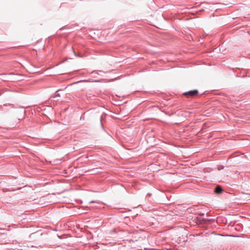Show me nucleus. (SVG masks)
Returning <instances> with one entry per match:
<instances>
[{
	"instance_id": "obj_8",
	"label": "nucleus",
	"mask_w": 250,
	"mask_h": 250,
	"mask_svg": "<svg viewBox=\"0 0 250 250\" xmlns=\"http://www.w3.org/2000/svg\"><path fill=\"white\" fill-rule=\"evenodd\" d=\"M96 169H97V168H94V169L95 170H96ZM96 172L95 171V173ZM97 172H99L98 171H97Z\"/></svg>"
},
{
	"instance_id": "obj_7",
	"label": "nucleus",
	"mask_w": 250,
	"mask_h": 250,
	"mask_svg": "<svg viewBox=\"0 0 250 250\" xmlns=\"http://www.w3.org/2000/svg\"><path fill=\"white\" fill-rule=\"evenodd\" d=\"M56 96H60L59 94L57 93L56 94Z\"/></svg>"
},
{
	"instance_id": "obj_4",
	"label": "nucleus",
	"mask_w": 250,
	"mask_h": 250,
	"mask_svg": "<svg viewBox=\"0 0 250 250\" xmlns=\"http://www.w3.org/2000/svg\"><path fill=\"white\" fill-rule=\"evenodd\" d=\"M74 209H73V211L74 212H77V211L76 210V208L77 209H80V208H78L77 207H73ZM78 212L80 213H84L82 210H81V211H78Z\"/></svg>"
},
{
	"instance_id": "obj_6",
	"label": "nucleus",
	"mask_w": 250,
	"mask_h": 250,
	"mask_svg": "<svg viewBox=\"0 0 250 250\" xmlns=\"http://www.w3.org/2000/svg\"><path fill=\"white\" fill-rule=\"evenodd\" d=\"M89 203H90V204L94 203V201H91Z\"/></svg>"
},
{
	"instance_id": "obj_9",
	"label": "nucleus",
	"mask_w": 250,
	"mask_h": 250,
	"mask_svg": "<svg viewBox=\"0 0 250 250\" xmlns=\"http://www.w3.org/2000/svg\"><path fill=\"white\" fill-rule=\"evenodd\" d=\"M147 195H148V196H150V193H148V194H147Z\"/></svg>"
},
{
	"instance_id": "obj_1",
	"label": "nucleus",
	"mask_w": 250,
	"mask_h": 250,
	"mask_svg": "<svg viewBox=\"0 0 250 250\" xmlns=\"http://www.w3.org/2000/svg\"><path fill=\"white\" fill-rule=\"evenodd\" d=\"M105 118H106V115L104 113H103L101 116H100V120H99V124L100 125V127L102 128V129H103L104 131H105L104 129V122L105 121Z\"/></svg>"
},
{
	"instance_id": "obj_3",
	"label": "nucleus",
	"mask_w": 250,
	"mask_h": 250,
	"mask_svg": "<svg viewBox=\"0 0 250 250\" xmlns=\"http://www.w3.org/2000/svg\"><path fill=\"white\" fill-rule=\"evenodd\" d=\"M224 190L222 187L220 185H217L214 188V192L216 194H221L223 192Z\"/></svg>"
},
{
	"instance_id": "obj_2",
	"label": "nucleus",
	"mask_w": 250,
	"mask_h": 250,
	"mask_svg": "<svg viewBox=\"0 0 250 250\" xmlns=\"http://www.w3.org/2000/svg\"><path fill=\"white\" fill-rule=\"evenodd\" d=\"M198 93V91L196 89L190 90L187 92H186L184 93V95L185 96H187L188 97H193Z\"/></svg>"
},
{
	"instance_id": "obj_5",
	"label": "nucleus",
	"mask_w": 250,
	"mask_h": 250,
	"mask_svg": "<svg viewBox=\"0 0 250 250\" xmlns=\"http://www.w3.org/2000/svg\"><path fill=\"white\" fill-rule=\"evenodd\" d=\"M223 168H224V166H220L218 168V170H219L223 169Z\"/></svg>"
}]
</instances>
